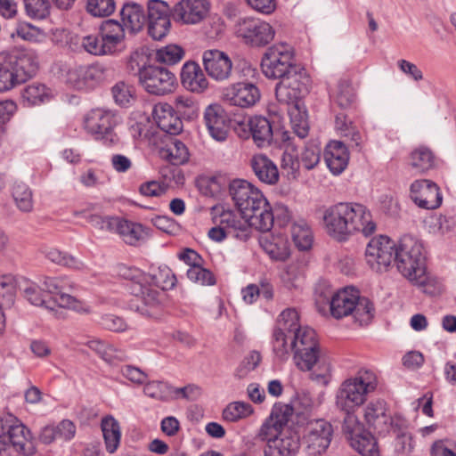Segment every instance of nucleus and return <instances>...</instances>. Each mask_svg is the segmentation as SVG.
I'll return each instance as SVG.
<instances>
[{
	"label": "nucleus",
	"instance_id": "f257e3e1",
	"mask_svg": "<svg viewBox=\"0 0 456 456\" xmlns=\"http://www.w3.org/2000/svg\"><path fill=\"white\" fill-rule=\"evenodd\" d=\"M328 233L338 241H345L355 232L371 235L376 224L367 208L357 203H338L328 208L323 216Z\"/></svg>",
	"mask_w": 456,
	"mask_h": 456
},
{
	"label": "nucleus",
	"instance_id": "f03ea898",
	"mask_svg": "<svg viewBox=\"0 0 456 456\" xmlns=\"http://www.w3.org/2000/svg\"><path fill=\"white\" fill-rule=\"evenodd\" d=\"M144 281L145 289L149 293H144L145 299L142 303L129 302L128 306L141 315L152 317L156 310L163 304L166 298L165 290L173 289L175 285V276L167 266H160L154 273H146Z\"/></svg>",
	"mask_w": 456,
	"mask_h": 456
},
{
	"label": "nucleus",
	"instance_id": "7ed1b4c3",
	"mask_svg": "<svg viewBox=\"0 0 456 456\" xmlns=\"http://www.w3.org/2000/svg\"><path fill=\"white\" fill-rule=\"evenodd\" d=\"M330 310L335 319L352 315L361 326L368 325L375 312L372 302L360 297L359 291L354 288H345L334 293L330 300Z\"/></svg>",
	"mask_w": 456,
	"mask_h": 456
},
{
	"label": "nucleus",
	"instance_id": "20e7f679",
	"mask_svg": "<svg viewBox=\"0 0 456 456\" xmlns=\"http://www.w3.org/2000/svg\"><path fill=\"white\" fill-rule=\"evenodd\" d=\"M394 262L403 276L419 285L426 283V256L421 243L413 237L404 235L401 238Z\"/></svg>",
	"mask_w": 456,
	"mask_h": 456
},
{
	"label": "nucleus",
	"instance_id": "39448f33",
	"mask_svg": "<svg viewBox=\"0 0 456 456\" xmlns=\"http://www.w3.org/2000/svg\"><path fill=\"white\" fill-rule=\"evenodd\" d=\"M291 351L294 352L295 363L301 370H310L316 365L322 371L317 378L330 373V364L321 355L315 331L312 328L304 326L299 333L294 335Z\"/></svg>",
	"mask_w": 456,
	"mask_h": 456
},
{
	"label": "nucleus",
	"instance_id": "423d86ee",
	"mask_svg": "<svg viewBox=\"0 0 456 456\" xmlns=\"http://www.w3.org/2000/svg\"><path fill=\"white\" fill-rule=\"evenodd\" d=\"M375 373L370 370H360L354 378L346 379L336 394V405L345 412L362 405L368 394L377 388Z\"/></svg>",
	"mask_w": 456,
	"mask_h": 456
},
{
	"label": "nucleus",
	"instance_id": "0eeeda50",
	"mask_svg": "<svg viewBox=\"0 0 456 456\" xmlns=\"http://www.w3.org/2000/svg\"><path fill=\"white\" fill-rule=\"evenodd\" d=\"M310 85L311 79L306 70L296 65L276 84V99L280 103L297 110L298 101L309 93Z\"/></svg>",
	"mask_w": 456,
	"mask_h": 456
},
{
	"label": "nucleus",
	"instance_id": "6e6552de",
	"mask_svg": "<svg viewBox=\"0 0 456 456\" xmlns=\"http://www.w3.org/2000/svg\"><path fill=\"white\" fill-rule=\"evenodd\" d=\"M9 445L28 456L36 452L29 429L15 416L8 413L0 419V452Z\"/></svg>",
	"mask_w": 456,
	"mask_h": 456
},
{
	"label": "nucleus",
	"instance_id": "1a4fd4ad",
	"mask_svg": "<svg viewBox=\"0 0 456 456\" xmlns=\"http://www.w3.org/2000/svg\"><path fill=\"white\" fill-rule=\"evenodd\" d=\"M302 329L299 315L294 308H288L281 312L273 334V348L277 357L281 360L287 357L291 350L294 335L299 333Z\"/></svg>",
	"mask_w": 456,
	"mask_h": 456
},
{
	"label": "nucleus",
	"instance_id": "9d476101",
	"mask_svg": "<svg viewBox=\"0 0 456 456\" xmlns=\"http://www.w3.org/2000/svg\"><path fill=\"white\" fill-rule=\"evenodd\" d=\"M296 65L294 53L285 44L267 48L261 60L262 72L269 79H281Z\"/></svg>",
	"mask_w": 456,
	"mask_h": 456
},
{
	"label": "nucleus",
	"instance_id": "9b49d317",
	"mask_svg": "<svg viewBox=\"0 0 456 456\" xmlns=\"http://www.w3.org/2000/svg\"><path fill=\"white\" fill-rule=\"evenodd\" d=\"M118 123V118L110 110L96 109L91 110L85 118V129L96 140L102 141L106 146L118 142V138L114 133V127Z\"/></svg>",
	"mask_w": 456,
	"mask_h": 456
},
{
	"label": "nucleus",
	"instance_id": "f8f14e48",
	"mask_svg": "<svg viewBox=\"0 0 456 456\" xmlns=\"http://www.w3.org/2000/svg\"><path fill=\"white\" fill-rule=\"evenodd\" d=\"M235 33L246 45L252 47H264L273 41L275 30L268 22L247 17L237 21Z\"/></svg>",
	"mask_w": 456,
	"mask_h": 456
},
{
	"label": "nucleus",
	"instance_id": "ddd939ff",
	"mask_svg": "<svg viewBox=\"0 0 456 456\" xmlns=\"http://www.w3.org/2000/svg\"><path fill=\"white\" fill-rule=\"evenodd\" d=\"M364 419L368 426L381 436L390 433L391 428H403V419L392 417L387 403L382 399L370 401L364 410Z\"/></svg>",
	"mask_w": 456,
	"mask_h": 456
},
{
	"label": "nucleus",
	"instance_id": "4468645a",
	"mask_svg": "<svg viewBox=\"0 0 456 456\" xmlns=\"http://www.w3.org/2000/svg\"><path fill=\"white\" fill-rule=\"evenodd\" d=\"M139 80L148 93L156 95L169 94L176 86V77L171 70L153 65L140 69Z\"/></svg>",
	"mask_w": 456,
	"mask_h": 456
},
{
	"label": "nucleus",
	"instance_id": "2eb2a0df",
	"mask_svg": "<svg viewBox=\"0 0 456 456\" xmlns=\"http://www.w3.org/2000/svg\"><path fill=\"white\" fill-rule=\"evenodd\" d=\"M332 425L322 419L308 422L304 436L305 450L309 456H321L328 450L333 437Z\"/></svg>",
	"mask_w": 456,
	"mask_h": 456
},
{
	"label": "nucleus",
	"instance_id": "dca6fc26",
	"mask_svg": "<svg viewBox=\"0 0 456 456\" xmlns=\"http://www.w3.org/2000/svg\"><path fill=\"white\" fill-rule=\"evenodd\" d=\"M397 246L387 236L379 235L372 238L366 248L365 257L370 267L377 273L386 271L395 260Z\"/></svg>",
	"mask_w": 456,
	"mask_h": 456
},
{
	"label": "nucleus",
	"instance_id": "f3484780",
	"mask_svg": "<svg viewBox=\"0 0 456 456\" xmlns=\"http://www.w3.org/2000/svg\"><path fill=\"white\" fill-rule=\"evenodd\" d=\"M229 192L242 217L247 216L251 208L265 205L266 199L262 192L245 180L232 181Z\"/></svg>",
	"mask_w": 456,
	"mask_h": 456
},
{
	"label": "nucleus",
	"instance_id": "a211bd4d",
	"mask_svg": "<svg viewBox=\"0 0 456 456\" xmlns=\"http://www.w3.org/2000/svg\"><path fill=\"white\" fill-rule=\"evenodd\" d=\"M2 54L17 77L18 83H24L36 75L38 69V59L33 50L3 52Z\"/></svg>",
	"mask_w": 456,
	"mask_h": 456
},
{
	"label": "nucleus",
	"instance_id": "6ab92c4d",
	"mask_svg": "<svg viewBox=\"0 0 456 456\" xmlns=\"http://www.w3.org/2000/svg\"><path fill=\"white\" fill-rule=\"evenodd\" d=\"M146 20L149 36L154 40H162L171 27L168 4L162 0H150Z\"/></svg>",
	"mask_w": 456,
	"mask_h": 456
},
{
	"label": "nucleus",
	"instance_id": "aec40b11",
	"mask_svg": "<svg viewBox=\"0 0 456 456\" xmlns=\"http://www.w3.org/2000/svg\"><path fill=\"white\" fill-rule=\"evenodd\" d=\"M411 198L425 209H435L442 203L438 186L429 180L415 181L411 185Z\"/></svg>",
	"mask_w": 456,
	"mask_h": 456
},
{
	"label": "nucleus",
	"instance_id": "412c9836",
	"mask_svg": "<svg viewBox=\"0 0 456 456\" xmlns=\"http://www.w3.org/2000/svg\"><path fill=\"white\" fill-rule=\"evenodd\" d=\"M203 64L208 75L216 81L227 80L232 75V60L222 51L215 49L204 52Z\"/></svg>",
	"mask_w": 456,
	"mask_h": 456
},
{
	"label": "nucleus",
	"instance_id": "4be33fe9",
	"mask_svg": "<svg viewBox=\"0 0 456 456\" xmlns=\"http://www.w3.org/2000/svg\"><path fill=\"white\" fill-rule=\"evenodd\" d=\"M204 120L209 134L217 142L226 140L230 120L224 109L218 104L208 105L204 111Z\"/></svg>",
	"mask_w": 456,
	"mask_h": 456
},
{
	"label": "nucleus",
	"instance_id": "5701e85b",
	"mask_svg": "<svg viewBox=\"0 0 456 456\" xmlns=\"http://www.w3.org/2000/svg\"><path fill=\"white\" fill-rule=\"evenodd\" d=\"M300 447L299 436L293 430H284L269 441L264 449L265 456H294Z\"/></svg>",
	"mask_w": 456,
	"mask_h": 456
},
{
	"label": "nucleus",
	"instance_id": "b1692460",
	"mask_svg": "<svg viewBox=\"0 0 456 456\" xmlns=\"http://www.w3.org/2000/svg\"><path fill=\"white\" fill-rule=\"evenodd\" d=\"M152 117L157 126L163 132L171 135L179 134L183 128V121L172 105L159 102L153 107Z\"/></svg>",
	"mask_w": 456,
	"mask_h": 456
},
{
	"label": "nucleus",
	"instance_id": "393cba45",
	"mask_svg": "<svg viewBox=\"0 0 456 456\" xmlns=\"http://www.w3.org/2000/svg\"><path fill=\"white\" fill-rule=\"evenodd\" d=\"M224 96L231 105L248 108L259 101L260 92L252 83H238L227 88Z\"/></svg>",
	"mask_w": 456,
	"mask_h": 456
},
{
	"label": "nucleus",
	"instance_id": "a878e982",
	"mask_svg": "<svg viewBox=\"0 0 456 456\" xmlns=\"http://www.w3.org/2000/svg\"><path fill=\"white\" fill-rule=\"evenodd\" d=\"M174 11L175 16L183 23L196 24L207 15L208 4L205 0H182Z\"/></svg>",
	"mask_w": 456,
	"mask_h": 456
},
{
	"label": "nucleus",
	"instance_id": "bb28decb",
	"mask_svg": "<svg viewBox=\"0 0 456 456\" xmlns=\"http://www.w3.org/2000/svg\"><path fill=\"white\" fill-rule=\"evenodd\" d=\"M283 153L281 167L286 173L288 178H297L299 173L300 162L297 144L294 138L288 132L282 134Z\"/></svg>",
	"mask_w": 456,
	"mask_h": 456
},
{
	"label": "nucleus",
	"instance_id": "cd10ccee",
	"mask_svg": "<svg viewBox=\"0 0 456 456\" xmlns=\"http://www.w3.org/2000/svg\"><path fill=\"white\" fill-rule=\"evenodd\" d=\"M181 82L184 88L193 93H202L208 86L200 65L194 61H187L181 69Z\"/></svg>",
	"mask_w": 456,
	"mask_h": 456
},
{
	"label": "nucleus",
	"instance_id": "c85d7f7f",
	"mask_svg": "<svg viewBox=\"0 0 456 456\" xmlns=\"http://www.w3.org/2000/svg\"><path fill=\"white\" fill-rule=\"evenodd\" d=\"M324 159L334 175L341 174L347 166L349 156L346 145L338 141L331 142L325 149Z\"/></svg>",
	"mask_w": 456,
	"mask_h": 456
},
{
	"label": "nucleus",
	"instance_id": "c756f323",
	"mask_svg": "<svg viewBox=\"0 0 456 456\" xmlns=\"http://www.w3.org/2000/svg\"><path fill=\"white\" fill-rule=\"evenodd\" d=\"M250 166L256 176L266 184H275L279 181L277 166L264 154H256L250 159Z\"/></svg>",
	"mask_w": 456,
	"mask_h": 456
},
{
	"label": "nucleus",
	"instance_id": "7c9ffc66",
	"mask_svg": "<svg viewBox=\"0 0 456 456\" xmlns=\"http://www.w3.org/2000/svg\"><path fill=\"white\" fill-rule=\"evenodd\" d=\"M121 277L131 281L129 284V291L133 298L129 302L142 303V299H145L144 293H149V289H145L144 281L146 273L135 267L121 265L118 270Z\"/></svg>",
	"mask_w": 456,
	"mask_h": 456
},
{
	"label": "nucleus",
	"instance_id": "2f4dec72",
	"mask_svg": "<svg viewBox=\"0 0 456 456\" xmlns=\"http://www.w3.org/2000/svg\"><path fill=\"white\" fill-rule=\"evenodd\" d=\"M256 230L266 232H269L274 224L273 209L265 200V205L251 208V211L242 217Z\"/></svg>",
	"mask_w": 456,
	"mask_h": 456
},
{
	"label": "nucleus",
	"instance_id": "473e14b6",
	"mask_svg": "<svg viewBox=\"0 0 456 456\" xmlns=\"http://www.w3.org/2000/svg\"><path fill=\"white\" fill-rule=\"evenodd\" d=\"M120 16L122 23L131 33L141 31L146 22L143 8L133 2L123 4Z\"/></svg>",
	"mask_w": 456,
	"mask_h": 456
},
{
	"label": "nucleus",
	"instance_id": "72a5a7b5",
	"mask_svg": "<svg viewBox=\"0 0 456 456\" xmlns=\"http://www.w3.org/2000/svg\"><path fill=\"white\" fill-rule=\"evenodd\" d=\"M248 128L255 144L263 148L270 145L273 133L270 121L264 117L256 116L248 120Z\"/></svg>",
	"mask_w": 456,
	"mask_h": 456
},
{
	"label": "nucleus",
	"instance_id": "f704fd0d",
	"mask_svg": "<svg viewBox=\"0 0 456 456\" xmlns=\"http://www.w3.org/2000/svg\"><path fill=\"white\" fill-rule=\"evenodd\" d=\"M125 26L123 23H119L118 20L110 19L102 22L99 31L109 44L110 48L115 52L117 47L124 41Z\"/></svg>",
	"mask_w": 456,
	"mask_h": 456
},
{
	"label": "nucleus",
	"instance_id": "c9c22d12",
	"mask_svg": "<svg viewBox=\"0 0 456 456\" xmlns=\"http://www.w3.org/2000/svg\"><path fill=\"white\" fill-rule=\"evenodd\" d=\"M221 224H228V237L246 241L251 233L252 226L246 219L240 220L231 213H224L221 216Z\"/></svg>",
	"mask_w": 456,
	"mask_h": 456
},
{
	"label": "nucleus",
	"instance_id": "e433bc0d",
	"mask_svg": "<svg viewBox=\"0 0 456 456\" xmlns=\"http://www.w3.org/2000/svg\"><path fill=\"white\" fill-rule=\"evenodd\" d=\"M101 428L106 445V450L113 453L118 447L121 438L120 427L112 416L102 419Z\"/></svg>",
	"mask_w": 456,
	"mask_h": 456
},
{
	"label": "nucleus",
	"instance_id": "4c0bfd02",
	"mask_svg": "<svg viewBox=\"0 0 456 456\" xmlns=\"http://www.w3.org/2000/svg\"><path fill=\"white\" fill-rule=\"evenodd\" d=\"M349 443L362 456H379L378 442L368 430L363 429L356 436H352Z\"/></svg>",
	"mask_w": 456,
	"mask_h": 456
},
{
	"label": "nucleus",
	"instance_id": "58836bf2",
	"mask_svg": "<svg viewBox=\"0 0 456 456\" xmlns=\"http://www.w3.org/2000/svg\"><path fill=\"white\" fill-rule=\"evenodd\" d=\"M142 225L116 217L113 232L123 237L124 240L130 245L135 244L142 233Z\"/></svg>",
	"mask_w": 456,
	"mask_h": 456
},
{
	"label": "nucleus",
	"instance_id": "ea45409f",
	"mask_svg": "<svg viewBox=\"0 0 456 456\" xmlns=\"http://www.w3.org/2000/svg\"><path fill=\"white\" fill-rule=\"evenodd\" d=\"M145 395L160 401L169 402L175 398V387L164 381L152 380L147 382L143 387Z\"/></svg>",
	"mask_w": 456,
	"mask_h": 456
},
{
	"label": "nucleus",
	"instance_id": "a19ab883",
	"mask_svg": "<svg viewBox=\"0 0 456 456\" xmlns=\"http://www.w3.org/2000/svg\"><path fill=\"white\" fill-rule=\"evenodd\" d=\"M291 236L296 246L300 250H307L313 243V236L308 224L300 219L294 221L291 225Z\"/></svg>",
	"mask_w": 456,
	"mask_h": 456
},
{
	"label": "nucleus",
	"instance_id": "79ce46f5",
	"mask_svg": "<svg viewBox=\"0 0 456 456\" xmlns=\"http://www.w3.org/2000/svg\"><path fill=\"white\" fill-rule=\"evenodd\" d=\"M254 410L251 404L242 401L232 402L224 409L222 417L224 421L237 422L246 419L253 413Z\"/></svg>",
	"mask_w": 456,
	"mask_h": 456
},
{
	"label": "nucleus",
	"instance_id": "37998d69",
	"mask_svg": "<svg viewBox=\"0 0 456 456\" xmlns=\"http://www.w3.org/2000/svg\"><path fill=\"white\" fill-rule=\"evenodd\" d=\"M161 157L174 166H180L189 159V151L183 142L175 140L167 149H162Z\"/></svg>",
	"mask_w": 456,
	"mask_h": 456
},
{
	"label": "nucleus",
	"instance_id": "c03bdc74",
	"mask_svg": "<svg viewBox=\"0 0 456 456\" xmlns=\"http://www.w3.org/2000/svg\"><path fill=\"white\" fill-rule=\"evenodd\" d=\"M435 157L433 152L425 146L415 149L411 154V166L417 172L423 173L433 167Z\"/></svg>",
	"mask_w": 456,
	"mask_h": 456
},
{
	"label": "nucleus",
	"instance_id": "a18cd8bd",
	"mask_svg": "<svg viewBox=\"0 0 456 456\" xmlns=\"http://www.w3.org/2000/svg\"><path fill=\"white\" fill-rule=\"evenodd\" d=\"M82 46L87 53L98 56L111 54L114 53L100 31L95 35L84 37L82 40Z\"/></svg>",
	"mask_w": 456,
	"mask_h": 456
},
{
	"label": "nucleus",
	"instance_id": "49530a36",
	"mask_svg": "<svg viewBox=\"0 0 456 456\" xmlns=\"http://www.w3.org/2000/svg\"><path fill=\"white\" fill-rule=\"evenodd\" d=\"M110 70L102 63H93L84 66V80H86V89H91L104 81L109 76Z\"/></svg>",
	"mask_w": 456,
	"mask_h": 456
},
{
	"label": "nucleus",
	"instance_id": "de8ad7c7",
	"mask_svg": "<svg viewBox=\"0 0 456 456\" xmlns=\"http://www.w3.org/2000/svg\"><path fill=\"white\" fill-rule=\"evenodd\" d=\"M22 99L28 105H38L49 101L51 95L45 85L31 84L21 94Z\"/></svg>",
	"mask_w": 456,
	"mask_h": 456
},
{
	"label": "nucleus",
	"instance_id": "09e8293b",
	"mask_svg": "<svg viewBox=\"0 0 456 456\" xmlns=\"http://www.w3.org/2000/svg\"><path fill=\"white\" fill-rule=\"evenodd\" d=\"M177 116L180 120H192L198 116V106L193 100L186 96H176L174 101V105Z\"/></svg>",
	"mask_w": 456,
	"mask_h": 456
},
{
	"label": "nucleus",
	"instance_id": "8fccbe9b",
	"mask_svg": "<svg viewBox=\"0 0 456 456\" xmlns=\"http://www.w3.org/2000/svg\"><path fill=\"white\" fill-rule=\"evenodd\" d=\"M12 196L16 202L17 207L24 212H29L33 208L32 192L22 183H17L12 188Z\"/></svg>",
	"mask_w": 456,
	"mask_h": 456
},
{
	"label": "nucleus",
	"instance_id": "3c124183",
	"mask_svg": "<svg viewBox=\"0 0 456 456\" xmlns=\"http://www.w3.org/2000/svg\"><path fill=\"white\" fill-rule=\"evenodd\" d=\"M292 413L293 408L289 404L277 403L273 405L268 419H272L280 430H290L287 428V424Z\"/></svg>",
	"mask_w": 456,
	"mask_h": 456
},
{
	"label": "nucleus",
	"instance_id": "603ef678",
	"mask_svg": "<svg viewBox=\"0 0 456 456\" xmlns=\"http://www.w3.org/2000/svg\"><path fill=\"white\" fill-rule=\"evenodd\" d=\"M111 92L115 102L121 107H128L134 99V88L123 81L118 82Z\"/></svg>",
	"mask_w": 456,
	"mask_h": 456
},
{
	"label": "nucleus",
	"instance_id": "864d4df0",
	"mask_svg": "<svg viewBox=\"0 0 456 456\" xmlns=\"http://www.w3.org/2000/svg\"><path fill=\"white\" fill-rule=\"evenodd\" d=\"M86 345L105 362H110L115 358H121V356L118 354L119 351L117 348L101 339H90Z\"/></svg>",
	"mask_w": 456,
	"mask_h": 456
},
{
	"label": "nucleus",
	"instance_id": "5fc2aeb1",
	"mask_svg": "<svg viewBox=\"0 0 456 456\" xmlns=\"http://www.w3.org/2000/svg\"><path fill=\"white\" fill-rule=\"evenodd\" d=\"M184 55L182 47L176 45H169L162 47L156 52V60L167 65H175L179 62Z\"/></svg>",
	"mask_w": 456,
	"mask_h": 456
},
{
	"label": "nucleus",
	"instance_id": "6e6d98bb",
	"mask_svg": "<svg viewBox=\"0 0 456 456\" xmlns=\"http://www.w3.org/2000/svg\"><path fill=\"white\" fill-rule=\"evenodd\" d=\"M27 14L37 20L45 19L50 14L49 0H24Z\"/></svg>",
	"mask_w": 456,
	"mask_h": 456
},
{
	"label": "nucleus",
	"instance_id": "4d7b16f0",
	"mask_svg": "<svg viewBox=\"0 0 456 456\" xmlns=\"http://www.w3.org/2000/svg\"><path fill=\"white\" fill-rule=\"evenodd\" d=\"M407 423L406 420L403 419V427L401 429L396 430V428H391L390 432H393L395 435V451L399 453H409L413 449L412 444V436L411 435L406 431Z\"/></svg>",
	"mask_w": 456,
	"mask_h": 456
},
{
	"label": "nucleus",
	"instance_id": "13d9d810",
	"mask_svg": "<svg viewBox=\"0 0 456 456\" xmlns=\"http://www.w3.org/2000/svg\"><path fill=\"white\" fill-rule=\"evenodd\" d=\"M18 83L5 58L0 53V93L9 91Z\"/></svg>",
	"mask_w": 456,
	"mask_h": 456
},
{
	"label": "nucleus",
	"instance_id": "bf43d9fd",
	"mask_svg": "<svg viewBox=\"0 0 456 456\" xmlns=\"http://www.w3.org/2000/svg\"><path fill=\"white\" fill-rule=\"evenodd\" d=\"M266 253L274 260L284 261L289 256L287 241L280 237H273V242L265 246Z\"/></svg>",
	"mask_w": 456,
	"mask_h": 456
},
{
	"label": "nucleus",
	"instance_id": "052dcab7",
	"mask_svg": "<svg viewBox=\"0 0 456 456\" xmlns=\"http://www.w3.org/2000/svg\"><path fill=\"white\" fill-rule=\"evenodd\" d=\"M115 10L114 0H87L86 11L95 17H106Z\"/></svg>",
	"mask_w": 456,
	"mask_h": 456
},
{
	"label": "nucleus",
	"instance_id": "680f3d73",
	"mask_svg": "<svg viewBox=\"0 0 456 456\" xmlns=\"http://www.w3.org/2000/svg\"><path fill=\"white\" fill-rule=\"evenodd\" d=\"M301 163L307 170L314 168L321 159V148L318 144L307 142L301 153Z\"/></svg>",
	"mask_w": 456,
	"mask_h": 456
},
{
	"label": "nucleus",
	"instance_id": "e2e57ef3",
	"mask_svg": "<svg viewBox=\"0 0 456 456\" xmlns=\"http://www.w3.org/2000/svg\"><path fill=\"white\" fill-rule=\"evenodd\" d=\"M288 113L290 116V121L294 134L299 139H304L308 135L309 126L307 121L301 116L299 106L295 110L292 107H288Z\"/></svg>",
	"mask_w": 456,
	"mask_h": 456
},
{
	"label": "nucleus",
	"instance_id": "0e129e2a",
	"mask_svg": "<svg viewBox=\"0 0 456 456\" xmlns=\"http://www.w3.org/2000/svg\"><path fill=\"white\" fill-rule=\"evenodd\" d=\"M354 99V93L351 84L346 80H341L338 84L336 102L342 109L349 107Z\"/></svg>",
	"mask_w": 456,
	"mask_h": 456
},
{
	"label": "nucleus",
	"instance_id": "69168bd1",
	"mask_svg": "<svg viewBox=\"0 0 456 456\" xmlns=\"http://www.w3.org/2000/svg\"><path fill=\"white\" fill-rule=\"evenodd\" d=\"M187 277L190 281L201 285H214L216 283L214 274L209 270L203 268L201 265L190 267L187 270Z\"/></svg>",
	"mask_w": 456,
	"mask_h": 456
},
{
	"label": "nucleus",
	"instance_id": "338daca9",
	"mask_svg": "<svg viewBox=\"0 0 456 456\" xmlns=\"http://www.w3.org/2000/svg\"><path fill=\"white\" fill-rule=\"evenodd\" d=\"M68 286H69V281L62 277H45L40 285L44 293L48 294V299L56 296L61 290H65Z\"/></svg>",
	"mask_w": 456,
	"mask_h": 456
},
{
	"label": "nucleus",
	"instance_id": "774afa93",
	"mask_svg": "<svg viewBox=\"0 0 456 456\" xmlns=\"http://www.w3.org/2000/svg\"><path fill=\"white\" fill-rule=\"evenodd\" d=\"M24 297L27 300L37 306H45L48 304V294L44 293L43 288L35 283L29 284L24 289Z\"/></svg>",
	"mask_w": 456,
	"mask_h": 456
}]
</instances>
